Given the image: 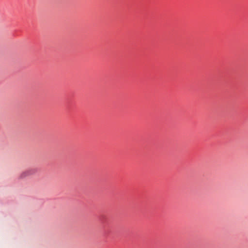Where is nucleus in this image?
<instances>
[{
  "label": "nucleus",
  "mask_w": 248,
  "mask_h": 248,
  "mask_svg": "<svg viewBox=\"0 0 248 248\" xmlns=\"http://www.w3.org/2000/svg\"><path fill=\"white\" fill-rule=\"evenodd\" d=\"M35 172L36 171L34 169H29L22 172L20 174L19 177L20 178L23 179L26 177L34 174L35 173Z\"/></svg>",
  "instance_id": "nucleus-1"
}]
</instances>
